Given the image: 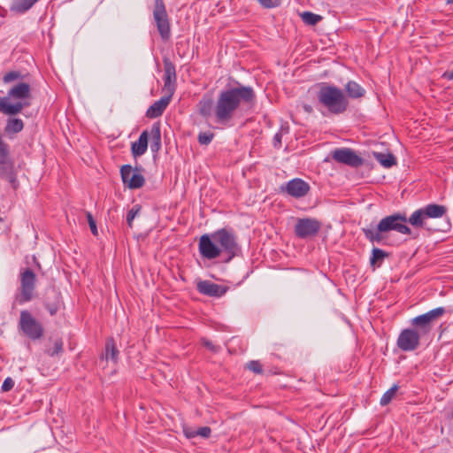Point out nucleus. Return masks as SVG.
<instances>
[{
    "mask_svg": "<svg viewBox=\"0 0 453 453\" xmlns=\"http://www.w3.org/2000/svg\"><path fill=\"white\" fill-rule=\"evenodd\" d=\"M317 97L319 102L333 114H341L349 106V101L343 91L333 85L321 83Z\"/></svg>",
    "mask_w": 453,
    "mask_h": 453,
    "instance_id": "4",
    "label": "nucleus"
},
{
    "mask_svg": "<svg viewBox=\"0 0 453 453\" xmlns=\"http://www.w3.org/2000/svg\"><path fill=\"white\" fill-rule=\"evenodd\" d=\"M22 79V74L19 71H11L4 74L3 81L4 83H10L12 81Z\"/></svg>",
    "mask_w": 453,
    "mask_h": 453,
    "instance_id": "37",
    "label": "nucleus"
},
{
    "mask_svg": "<svg viewBox=\"0 0 453 453\" xmlns=\"http://www.w3.org/2000/svg\"><path fill=\"white\" fill-rule=\"evenodd\" d=\"M120 175L125 187L129 189L141 188L145 183V178L140 172H120Z\"/></svg>",
    "mask_w": 453,
    "mask_h": 453,
    "instance_id": "16",
    "label": "nucleus"
},
{
    "mask_svg": "<svg viewBox=\"0 0 453 453\" xmlns=\"http://www.w3.org/2000/svg\"><path fill=\"white\" fill-rule=\"evenodd\" d=\"M420 334L414 328H405L398 335L397 347L405 352L417 349L420 344Z\"/></svg>",
    "mask_w": 453,
    "mask_h": 453,
    "instance_id": "11",
    "label": "nucleus"
},
{
    "mask_svg": "<svg viewBox=\"0 0 453 453\" xmlns=\"http://www.w3.org/2000/svg\"><path fill=\"white\" fill-rule=\"evenodd\" d=\"M198 250L201 257L209 260L221 257L218 242L213 238V233L205 234L200 237Z\"/></svg>",
    "mask_w": 453,
    "mask_h": 453,
    "instance_id": "12",
    "label": "nucleus"
},
{
    "mask_svg": "<svg viewBox=\"0 0 453 453\" xmlns=\"http://www.w3.org/2000/svg\"><path fill=\"white\" fill-rule=\"evenodd\" d=\"M443 77L447 80L453 81V69L449 72H445Z\"/></svg>",
    "mask_w": 453,
    "mask_h": 453,
    "instance_id": "45",
    "label": "nucleus"
},
{
    "mask_svg": "<svg viewBox=\"0 0 453 453\" xmlns=\"http://www.w3.org/2000/svg\"><path fill=\"white\" fill-rule=\"evenodd\" d=\"M119 350L112 337L106 340L104 344V351L101 355V359L108 362L109 360L114 364L119 361Z\"/></svg>",
    "mask_w": 453,
    "mask_h": 453,
    "instance_id": "19",
    "label": "nucleus"
},
{
    "mask_svg": "<svg viewBox=\"0 0 453 453\" xmlns=\"http://www.w3.org/2000/svg\"><path fill=\"white\" fill-rule=\"evenodd\" d=\"M331 157L335 162L351 168L370 165V160L368 158L350 148H337L331 152Z\"/></svg>",
    "mask_w": 453,
    "mask_h": 453,
    "instance_id": "7",
    "label": "nucleus"
},
{
    "mask_svg": "<svg viewBox=\"0 0 453 453\" xmlns=\"http://www.w3.org/2000/svg\"><path fill=\"white\" fill-rule=\"evenodd\" d=\"M246 367L248 370L251 371L252 372L256 374H262L263 373V365L258 360H251L249 363H247Z\"/></svg>",
    "mask_w": 453,
    "mask_h": 453,
    "instance_id": "36",
    "label": "nucleus"
},
{
    "mask_svg": "<svg viewBox=\"0 0 453 453\" xmlns=\"http://www.w3.org/2000/svg\"><path fill=\"white\" fill-rule=\"evenodd\" d=\"M62 305L61 294L56 289L49 290L46 294L44 306L51 316L57 314Z\"/></svg>",
    "mask_w": 453,
    "mask_h": 453,
    "instance_id": "17",
    "label": "nucleus"
},
{
    "mask_svg": "<svg viewBox=\"0 0 453 453\" xmlns=\"http://www.w3.org/2000/svg\"><path fill=\"white\" fill-rule=\"evenodd\" d=\"M451 416L453 417V410H452V412H451Z\"/></svg>",
    "mask_w": 453,
    "mask_h": 453,
    "instance_id": "49",
    "label": "nucleus"
},
{
    "mask_svg": "<svg viewBox=\"0 0 453 453\" xmlns=\"http://www.w3.org/2000/svg\"><path fill=\"white\" fill-rule=\"evenodd\" d=\"M19 292L15 296L14 302L24 304L35 297L36 275L31 268H25L19 273Z\"/></svg>",
    "mask_w": 453,
    "mask_h": 453,
    "instance_id": "6",
    "label": "nucleus"
},
{
    "mask_svg": "<svg viewBox=\"0 0 453 453\" xmlns=\"http://www.w3.org/2000/svg\"><path fill=\"white\" fill-rule=\"evenodd\" d=\"M164 91L166 95L173 96L176 88V70L175 65L169 58H164Z\"/></svg>",
    "mask_w": 453,
    "mask_h": 453,
    "instance_id": "13",
    "label": "nucleus"
},
{
    "mask_svg": "<svg viewBox=\"0 0 453 453\" xmlns=\"http://www.w3.org/2000/svg\"><path fill=\"white\" fill-rule=\"evenodd\" d=\"M86 217H87L88 223V226H89L92 234L94 236H97L98 230H97L96 223V220L94 219L93 215L91 214V212L86 211Z\"/></svg>",
    "mask_w": 453,
    "mask_h": 453,
    "instance_id": "39",
    "label": "nucleus"
},
{
    "mask_svg": "<svg viewBox=\"0 0 453 453\" xmlns=\"http://www.w3.org/2000/svg\"><path fill=\"white\" fill-rule=\"evenodd\" d=\"M281 134L280 133H277L274 137H273V145L274 147L276 148H280L281 146Z\"/></svg>",
    "mask_w": 453,
    "mask_h": 453,
    "instance_id": "43",
    "label": "nucleus"
},
{
    "mask_svg": "<svg viewBox=\"0 0 453 453\" xmlns=\"http://www.w3.org/2000/svg\"><path fill=\"white\" fill-rule=\"evenodd\" d=\"M119 170H140L138 167H135L133 169V167L130 165H121Z\"/></svg>",
    "mask_w": 453,
    "mask_h": 453,
    "instance_id": "46",
    "label": "nucleus"
},
{
    "mask_svg": "<svg viewBox=\"0 0 453 453\" xmlns=\"http://www.w3.org/2000/svg\"><path fill=\"white\" fill-rule=\"evenodd\" d=\"M211 429L209 426H202L199 427L196 432H194L192 434L188 435V437H194V436H201L203 438H208L211 435Z\"/></svg>",
    "mask_w": 453,
    "mask_h": 453,
    "instance_id": "40",
    "label": "nucleus"
},
{
    "mask_svg": "<svg viewBox=\"0 0 453 453\" xmlns=\"http://www.w3.org/2000/svg\"><path fill=\"white\" fill-rule=\"evenodd\" d=\"M389 254L386 252L385 250L379 249V248H373L372 250V255L370 257V265L372 267H379L380 266L383 260L388 257Z\"/></svg>",
    "mask_w": 453,
    "mask_h": 453,
    "instance_id": "28",
    "label": "nucleus"
},
{
    "mask_svg": "<svg viewBox=\"0 0 453 453\" xmlns=\"http://www.w3.org/2000/svg\"><path fill=\"white\" fill-rule=\"evenodd\" d=\"M256 93L252 87L236 82V86H228L222 89L215 103V121L227 124L242 106L255 104Z\"/></svg>",
    "mask_w": 453,
    "mask_h": 453,
    "instance_id": "2",
    "label": "nucleus"
},
{
    "mask_svg": "<svg viewBox=\"0 0 453 453\" xmlns=\"http://www.w3.org/2000/svg\"><path fill=\"white\" fill-rule=\"evenodd\" d=\"M345 91L350 98L357 99L365 96V90L357 82L349 81L345 85Z\"/></svg>",
    "mask_w": 453,
    "mask_h": 453,
    "instance_id": "26",
    "label": "nucleus"
},
{
    "mask_svg": "<svg viewBox=\"0 0 453 453\" xmlns=\"http://www.w3.org/2000/svg\"><path fill=\"white\" fill-rule=\"evenodd\" d=\"M369 173L370 172H347L346 177L354 182L364 180L365 182L370 183L380 182L381 180L385 179L384 175L378 178H371Z\"/></svg>",
    "mask_w": 453,
    "mask_h": 453,
    "instance_id": "25",
    "label": "nucleus"
},
{
    "mask_svg": "<svg viewBox=\"0 0 453 453\" xmlns=\"http://www.w3.org/2000/svg\"><path fill=\"white\" fill-rule=\"evenodd\" d=\"M447 207L437 203H429L414 211L409 218L404 212H395L382 218L375 229L362 228L365 238L371 242H381L386 234L390 231H395L402 234L410 235L412 239L418 238L411 228L407 226L411 224L414 228L426 229L428 231H437L427 226L428 219H439L446 215Z\"/></svg>",
    "mask_w": 453,
    "mask_h": 453,
    "instance_id": "1",
    "label": "nucleus"
},
{
    "mask_svg": "<svg viewBox=\"0 0 453 453\" xmlns=\"http://www.w3.org/2000/svg\"><path fill=\"white\" fill-rule=\"evenodd\" d=\"M310 188L309 183L299 178H295L288 181L285 187H281L283 191L295 198L305 196L309 193Z\"/></svg>",
    "mask_w": 453,
    "mask_h": 453,
    "instance_id": "14",
    "label": "nucleus"
},
{
    "mask_svg": "<svg viewBox=\"0 0 453 453\" xmlns=\"http://www.w3.org/2000/svg\"><path fill=\"white\" fill-rule=\"evenodd\" d=\"M149 132L144 130L139 136L138 141L132 143V152L134 156H141L145 153L148 147Z\"/></svg>",
    "mask_w": 453,
    "mask_h": 453,
    "instance_id": "24",
    "label": "nucleus"
},
{
    "mask_svg": "<svg viewBox=\"0 0 453 453\" xmlns=\"http://www.w3.org/2000/svg\"><path fill=\"white\" fill-rule=\"evenodd\" d=\"M448 4H453V0H447Z\"/></svg>",
    "mask_w": 453,
    "mask_h": 453,
    "instance_id": "48",
    "label": "nucleus"
},
{
    "mask_svg": "<svg viewBox=\"0 0 453 453\" xmlns=\"http://www.w3.org/2000/svg\"><path fill=\"white\" fill-rule=\"evenodd\" d=\"M18 328L26 337L32 341L39 340L44 334L42 324L34 318L27 310L20 311Z\"/></svg>",
    "mask_w": 453,
    "mask_h": 453,
    "instance_id": "8",
    "label": "nucleus"
},
{
    "mask_svg": "<svg viewBox=\"0 0 453 453\" xmlns=\"http://www.w3.org/2000/svg\"><path fill=\"white\" fill-rule=\"evenodd\" d=\"M213 238L218 242L219 250L223 257V262L229 263L234 257L242 252L237 242V236L230 228H220L213 232Z\"/></svg>",
    "mask_w": 453,
    "mask_h": 453,
    "instance_id": "5",
    "label": "nucleus"
},
{
    "mask_svg": "<svg viewBox=\"0 0 453 453\" xmlns=\"http://www.w3.org/2000/svg\"><path fill=\"white\" fill-rule=\"evenodd\" d=\"M153 19L162 40L167 41L171 37V26L163 0H155Z\"/></svg>",
    "mask_w": 453,
    "mask_h": 453,
    "instance_id": "9",
    "label": "nucleus"
},
{
    "mask_svg": "<svg viewBox=\"0 0 453 453\" xmlns=\"http://www.w3.org/2000/svg\"><path fill=\"white\" fill-rule=\"evenodd\" d=\"M31 97V87L28 83L19 82L7 93L6 96L0 97V111L7 115H16L29 104L23 101Z\"/></svg>",
    "mask_w": 453,
    "mask_h": 453,
    "instance_id": "3",
    "label": "nucleus"
},
{
    "mask_svg": "<svg viewBox=\"0 0 453 453\" xmlns=\"http://www.w3.org/2000/svg\"><path fill=\"white\" fill-rule=\"evenodd\" d=\"M321 223L313 218L297 219L294 233L296 237L307 239L315 236L320 230Z\"/></svg>",
    "mask_w": 453,
    "mask_h": 453,
    "instance_id": "10",
    "label": "nucleus"
},
{
    "mask_svg": "<svg viewBox=\"0 0 453 453\" xmlns=\"http://www.w3.org/2000/svg\"><path fill=\"white\" fill-rule=\"evenodd\" d=\"M411 324L417 327L416 330L421 336L430 333L433 327V323L426 319L425 314L418 315L412 319Z\"/></svg>",
    "mask_w": 453,
    "mask_h": 453,
    "instance_id": "20",
    "label": "nucleus"
},
{
    "mask_svg": "<svg viewBox=\"0 0 453 453\" xmlns=\"http://www.w3.org/2000/svg\"><path fill=\"white\" fill-rule=\"evenodd\" d=\"M150 149L152 151H157L161 147V131L159 123L152 125L150 131Z\"/></svg>",
    "mask_w": 453,
    "mask_h": 453,
    "instance_id": "27",
    "label": "nucleus"
},
{
    "mask_svg": "<svg viewBox=\"0 0 453 453\" xmlns=\"http://www.w3.org/2000/svg\"><path fill=\"white\" fill-rule=\"evenodd\" d=\"M303 21L310 26H315L320 20H322V17L320 15L315 14L311 12H304L301 14Z\"/></svg>",
    "mask_w": 453,
    "mask_h": 453,
    "instance_id": "31",
    "label": "nucleus"
},
{
    "mask_svg": "<svg viewBox=\"0 0 453 453\" xmlns=\"http://www.w3.org/2000/svg\"><path fill=\"white\" fill-rule=\"evenodd\" d=\"M373 158L380 164L381 167L391 168L396 165L395 157L389 151L372 152Z\"/></svg>",
    "mask_w": 453,
    "mask_h": 453,
    "instance_id": "21",
    "label": "nucleus"
},
{
    "mask_svg": "<svg viewBox=\"0 0 453 453\" xmlns=\"http://www.w3.org/2000/svg\"><path fill=\"white\" fill-rule=\"evenodd\" d=\"M141 210H142V205L141 204H134L128 211H127V223L128 225V226L130 228L133 227V220L134 219V218L139 215V213L141 212Z\"/></svg>",
    "mask_w": 453,
    "mask_h": 453,
    "instance_id": "35",
    "label": "nucleus"
},
{
    "mask_svg": "<svg viewBox=\"0 0 453 453\" xmlns=\"http://www.w3.org/2000/svg\"><path fill=\"white\" fill-rule=\"evenodd\" d=\"M258 2L265 8H273L275 6L273 0H258Z\"/></svg>",
    "mask_w": 453,
    "mask_h": 453,
    "instance_id": "44",
    "label": "nucleus"
},
{
    "mask_svg": "<svg viewBox=\"0 0 453 453\" xmlns=\"http://www.w3.org/2000/svg\"><path fill=\"white\" fill-rule=\"evenodd\" d=\"M213 136L214 134L211 132H201L198 134L197 140L201 145H207L212 141Z\"/></svg>",
    "mask_w": 453,
    "mask_h": 453,
    "instance_id": "38",
    "label": "nucleus"
},
{
    "mask_svg": "<svg viewBox=\"0 0 453 453\" xmlns=\"http://www.w3.org/2000/svg\"><path fill=\"white\" fill-rule=\"evenodd\" d=\"M14 387V380L11 377H7L1 387L2 392H8L12 390Z\"/></svg>",
    "mask_w": 453,
    "mask_h": 453,
    "instance_id": "41",
    "label": "nucleus"
},
{
    "mask_svg": "<svg viewBox=\"0 0 453 453\" xmlns=\"http://www.w3.org/2000/svg\"><path fill=\"white\" fill-rule=\"evenodd\" d=\"M24 127L23 121L20 119H8L4 131L8 134H16L20 132Z\"/></svg>",
    "mask_w": 453,
    "mask_h": 453,
    "instance_id": "29",
    "label": "nucleus"
},
{
    "mask_svg": "<svg viewBox=\"0 0 453 453\" xmlns=\"http://www.w3.org/2000/svg\"><path fill=\"white\" fill-rule=\"evenodd\" d=\"M198 112L203 118L215 116V104L211 97L203 96L197 104Z\"/></svg>",
    "mask_w": 453,
    "mask_h": 453,
    "instance_id": "23",
    "label": "nucleus"
},
{
    "mask_svg": "<svg viewBox=\"0 0 453 453\" xmlns=\"http://www.w3.org/2000/svg\"><path fill=\"white\" fill-rule=\"evenodd\" d=\"M0 179L10 183L13 189L19 187L16 172H0Z\"/></svg>",
    "mask_w": 453,
    "mask_h": 453,
    "instance_id": "32",
    "label": "nucleus"
},
{
    "mask_svg": "<svg viewBox=\"0 0 453 453\" xmlns=\"http://www.w3.org/2000/svg\"><path fill=\"white\" fill-rule=\"evenodd\" d=\"M40 0H12L10 11L17 14H24L28 12Z\"/></svg>",
    "mask_w": 453,
    "mask_h": 453,
    "instance_id": "22",
    "label": "nucleus"
},
{
    "mask_svg": "<svg viewBox=\"0 0 453 453\" xmlns=\"http://www.w3.org/2000/svg\"><path fill=\"white\" fill-rule=\"evenodd\" d=\"M399 389L398 385L394 384L388 390H387L381 396L380 400V404L381 406H386L393 400L395 395Z\"/></svg>",
    "mask_w": 453,
    "mask_h": 453,
    "instance_id": "30",
    "label": "nucleus"
},
{
    "mask_svg": "<svg viewBox=\"0 0 453 453\" xmlns=\"http://www.w3.org/2000/svg\"><path fill=\"white\" fill-rule=\"evenodd\" d=\"M172 96L169 95H165L162 96L159 100L153 103L147 110L146 116L150 119L157 118L163 114L170 101Z\"/></svg>",
    "mask_w": 453,
    "mask_h": 453,
    "instance_id": "18",
    "label": "nucleus"
},
{
    "mask_svg": "<svg viewBox=\"0 0 453 453\" xmlns=\"http://www.w3.org/2000/svg\"><path fill=\"white\" fill-rule=\"evenodd\" d=\"M64 342L61 338L56 339L54 342L53 348H49L45 350V353L50 357L58 356L64 351Z\"/></svg>",
    "mask_w": 453,
    "mask_h": 453,
    "instance_id": "33",
    "label": "nucleus"
},
{
    "mask_svg": "<svg viewBox=\"0 0 453 453\" xmlns=\"http://www.w3.org/2000/svg\"><path fill=\"white\" fill-rule=\"evenodd\" d=\"M303 108L308 113H311L313 111L312 107L310 104H303Z\"/></svg>",
    "mask_w": 453,
    "mask_h": 453,
    "instance_id": "47",
    "label": "nucleus"
},
{
    "mask_svg": "<svg viewBox=\"0 0 453 453\" xmlns=\"http://www.w3.org/2000/svg\"><path fill=\"white\" fill-rule=\"evenodd\" d=\"M202 344L211 351L216 353L219 350V346L213 344V342L208 339H202Z\"/></svg>",
    "mask_w": 453,
    "mask_h": 453,
    "instance_id": "42",
    "label": "nucleus"
},
{
    "mask_svg": "<svg viewBox=\"0 0 453 453\" xmlns=\"http://www.w3.org/2000/svg\"><path fill=\"white\" fill-rule=\"evenodd\" d=\"M445 312H446L445 308L438 307V308L433 309L424 314L426 317V319H428L433 323L434 320H437L438 319L442 317L445 314Z\"/></svg>",
    "mask_w": 453,
    "mask_h": 453,
    "instance_id": "34",
    "label": "nucleus"
},
{
    "mask_svg": "<svg viewBox=\"0 0 453 453\" xmlns=\"http://www.w3.org/2000/svg\"><path fill=\"white\" fill-rule=\"evenodd\" d=\"M196 289L200 294L211 296L221 297L227 291V287L213 283L210 280H200L196 284Z\"/></svg>",
    "mask_w": 453,
    "mask_h": 453,
    "instance_id": "15",
    "label": "nucleus"
}]
</instances>
